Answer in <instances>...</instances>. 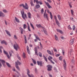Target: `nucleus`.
Returning <instances> with one entry per match:
<instances>
[{"instance_id": "f257e3e1", "label": "nucleus", "mask_w": 77, "mask_h": 77, "mask_svg": "<svg viewBox=\"0 0 77 77\" xmlns=\"http://www.w3.org/2000/svg\"><path fill=\"white\" fill-rule=\"evenodd\" d=\"M25 6L24 5V4H20L19 5V6H20V7H21V6H23V8L25 9H29V6H28V5H27V3H25Z\"/></svg>"}, {"instance_id": "f03ea898", "label": "nucleus", "mask_w": 77, "mask_h": 77, "mask_svg": "<svg viewBox=\"0 0 77 77\" xmlns=\"http://www.w3.org/2000/svg\"><path fill=\"white\" fill-rule=\"evenodd\" d=\"M14 48L15 50H16V51H18V49L19 48H20L18 47V44H17V43H16L15 44H14Z\"/></svg>"}, {"instance_id": "7ed1b4c3", "label": "nucleus", "mask_w": 77, "mask_h": 77, "mask_svg": "<svg viewBox=\"0 0 77 77\" xmlns=\"http://www.w3.org/2000/svg\"><path fill=\"white\" fill-rule=\"evenodd\" d=\"M46 10H45L43 16L45 18H46L47 20H48V21L49 20H48V14H46Z\"/></svg>"}, {"instance_id": "20e7f679", "label": "nucleus", "mask_w": 77, "mask_h": 77, "mask_svg": "<svg viewBox=\"0 0 77 77\" xmlns=\"http://www.w3.org/2000/svg\"><path fill=\"white\" fill-rule=\"evenodd\" d=\"M27 72V74L28 75L29 77H34V76L33 75H31L29 73H30V70L29 69H26Z\"/></svg>"}, {"instance_id": "39448f33", "label": "nucleus", "mask_w": 77, "mask_h": 77, "mask_svg": "<svg viewBox=\"0 0 77 77\" xmlns=\"http://www.w3.org/2000/svg\"><path fill=\"white\" fill-rule=\"evenodd\" d=\"M35 2H36L37 4H39V3L40 5H42V3L40 1H38V0H34V3H35Z\"/></svg>"}, {"instance_id": "423d86ee", "label": "nucleus", "mask_w": 77, "mask_h": 77, "mask_svg": "<svg viewBox=\"0 0 77 77\" xmlns=\"http://www.w3.org/2000/svg\"><path fill=\"white\" fill-rule=\"evenodd\" d=\"M34 51H35V55H37L38 56V49H37V48L35 47L34 48Z\"/></svg>"}, {"instance_id": "0eeeda50", "label": "nucleus", "mask_w": 77, "mask_h": 77, "mask_svg": "<svg viewBox=\"0 0 77 77\" xmlns=\"http://www.w3.org/2000/svg\"><path fill=\"white\" fill-rule=\"evenodd\" d=\"M37 63L38 65H40V66H43L42 63V61L39 62V61H37Z\"/></svg>"}, {"instance_id": "6e6552de", "label": "nucleus", "mask_w": 77, "mask_h": 77, "mask_svg": "<svg viewBox=\"0 0 77 77\" xmlns=\"http://www.w3.org/2000/svg\"><path fill=\"white\" fill-rule=\"evenodd\" d=\"M63 62H64V64H63V66H64V69H66V61H65V60H63Z\"/></svg>"}, {"instance_id": "1a4fd4ad", "label": "nucleus", "mask_w": 77, "mask_h": 77, "mask_svg": "<svg viewBox=\"0 0 77 77\" xmlns=\"http://www.w3.org/2000/svg\"><path fill=\"white\" fill-rule=\"evenodd\" d=\"M48 71H51V68H52V67L51 66H48Z\"/></svg>"}, {"instance_id": "9d476101", "label": "nucleus", "mask_w": 77, "mask_h": 77, "mask_svg": "<svg viewBox=\"0 0 77 77\" xmlns=\"http://www.w3.org/2000/svg\"><path fill=\"white\" fill-rule=\"evenodd\" d=\"M21 12L22 14V17L23 18L24 20H25V17H24V15L25 14H24V12L23 11H21Z\"/></svg>"}, {"instance_id": "9b49d317", "label": "nucleus", "mask_w": 77, "mask_h": 77, "mask_svg": "<svg viewBox=\"0 0 77 77\" xmlns=\"http://www.w3.org/2000/svg\"><path fill=\"white\" fill-rule=\"evenodd\" d=\"M5 17V14L4 13H3L2 12L0 11V17Z\"/></svg>"}, {"instance_id": "f8f14e48", "label": "nucleus", "mask_w": 77, "mask_h": 77, "mask_svg": "<svg viewBox=\"0 0 77 77\" xmlns=\"http://www.w3.org/2000/svg\"><path fill=\"white\" fill-rule=\"evenodd\" d=\"M42 28L43 32H44L45 34L46 35H48L47 34V32L46 31V29H45V28L42 27Z\"/></svg>"}, {"instance_id": "ddd939ff", "label": "nucleus", "mask_w": 77, "mask_h": 77, "mask_svg": "<svg viewBox=\"0 0 77 77\" xmlns=\"http://www.w3.org/2000/svg\"><path fill=\"white\" fill-rule=\"evenodd\" d=\"M74 38L70 40L69 43L70 45H72L73 44V43H74Z\"/></svg>"}, {"instance_id": "4468645a", "label": "nucleus", "mask_w": 77, "mask_h": 77, "mask_svg": "<svg viewBox=\"0 0 77 77\" xmlns=\"http://www.w3.org/2000/svg\"><path fill=\"white\" fill-rule=\"evenodd\" d=\"M19 29H20L21 34H23V32L24 31L23 29L21 27H20Z\"/></svg>"}, {"instance_id": "2eb2a0df", "label": "nucleus", "mask_w": 77, "mask_h": 77, "mask_svg": "<svg viewBox=\"0 0 77 77\" xmlns=\"http://www.w3.org/2000/svg\"><path fill=\"white\" fill-rule=\"evenodd\" d=\"M1 44H5V45H7V44H8V43L5 40H2L1 42Z\"/></svg>"}, {"instance_id": "dca6fc26", "label": "nucleus", "mask_w": 77, "mask_h": 77, "mask_svg": "<svg viewBox=\"0 0 77 77\" xmlns=\"http://www.w3.org/2000/svg\"><path fill=\"white\" fill-rule=\"evenodd\" d=\"M57 32H60L61 34H63V32L62 30H60V29H57Z\"/></svg>"}, {"instance_id": "f3484780", "label": "nucleus", "mask_w": 77, "mask_h": 77, "mask_svg": "<svg viewBox=\"0 0 77 77\" xmlns=\"http://www.w3.org/2000/svg\"><path fill=\"white\" fill-rule=\"evenodd\" d=\"M5 32H6V33L8 36H11V34H10V32H9V31H8V30H6Z\"/></svg>"}, {"instance_id": "a211bd4d", "label": "nucleus", "mask_w": 77, "mask_h": 77, "mask_svg": "<svg viewBox=\"0 0 77 77\" xmlns=\"http://www.w3.org/2000/svg\"><path fill=\"white\" fill-rule=\"evenodd\" d=\"M24 37L25 43V44H26V43H27V38H26V36L25 35H24Z\"/></svg>"}, {"instance_id": "6ab92c4d", "label": "nucleus", "mask_w": 77, "mask_h": 77, "mask_svg": "<svg viewBox=\"0 0 77 77\" xmlns=\"http://www.w3.org/2000/svg\"><path fill=\"white\" fill-rule=\"evenodd\" d=\"M56 23H57V24L58 26V27H60V23H59V21L57 20H56Z\"/></svg>"}, {"instance_id": "aec40b11", "label": "nucleus", "mask_w": 77, "mask_h": 77, "mask_svg": "<svg viewBox=\"0 0 77 77\" xmlns=\"http://www.w3.org/2000/svg\"><path fill=\"white\" fill-rule=\"evenodd\" d=\"M17 65H18V64L19 65H20L21 63L19 62V61L17 60V62H15V65H17Z\"/></svg>"}, {"instance_id": "412c9836", "label": "nucleus", "mask_w": 77, "mask_h": 77, "mask_svg": "<svg viewBox=\"0 0 77 77\" xmlns=\"http://www.w3.org/2000/svg\"><path fill=\"white\" fill-rule=\"evenodd\" d=\"M27 51L28 54H30V51H29V46H27L26 47Z\"/></svg>"}, {"instance_id": "4be33fe9", "label": "nucleus", "mask_w": 77, "mask_h": 77, "mask_svg": "<svg viewBox=\"0 0 77 77\" xmlns=\"http://www.w3.org/2000/svg\"><path fill=\"white\" fill-rule=\"evenodd\" d=\"M36 26L37 27H38V28H40V27H42V26L41 24H36Z\"/></svg>"}, {"instance_id": "5701e85b", "label": "nucleus", "mask_w": 77, "mask_h": 77, "mask_svg": "<svg viewBox=\"0 0 77 77\" xmlns=\"http://www.w3.org/2000/svg\"><path fill=\"white\" fill-rule=\"evenodd\" d=\"M15 67L18 70V71H20V67L18 65H17V64L16 65H15Z\"/></svg>"}, {"instance_id": "b1692460", "label": "nucleus", "mask_w": 77, "mask_h": 77, "mask_svg": "<svg viewBox=\"0 0 77 77\" xmlns=\"http://www.w3.org/2000/svg\"><path fill=\"white\" fill-rule=\"evenodd\" d=\"M48 59L49 60H50V61L52 63H53V64H54V62H53V61H52V60L50 59V58L48 57Z\"/></svg>"}, {"instance_id": "393cba45", "label": "nucleus", "mask_w": 77, "mask_h": 77, "mask_svg": "<svg viewBox=\"0 0 77 77\" xmlns=\"http://www.w3.org/2000/svg\"><path fill=\"white\" fill-rule=\"evenodd\" d=\"M35 6L37 9H38V8H40V5H39L38 4H37L35 5Z\"/></svg>"}, {"instance_id": "a878e982", "label": "nucleus", "mask_w": 77, "mask_h": 77, "mask_svg": "<svg viewBox=\"0 0 77 77\" xmlns=\"http://www.w3.org/2000/svg\"><path fill=\"white\" fill-rule=\"evenodd\" d=\"M43 57L44 59L47 62H48V61L47 60V58L45 56H44V55H43Z\"/></svg>"}, {"instance_id": "bb28decb", "label": "nucleus", "mask_w": 77, "mask_h": 77, "mask_svg": "<svg viewBox=\"0 0 77 77\" xmlns=\"http://www.w3.org/2000/svg\"><path fill=\"white\" fill-rule=\"evenodd\" d=\"M6 64L8 68H11V66L10 65V64L8 62H6Z\"/></svg>"}, {"instance_id": "cd10ccee", "label": "nucleus", "mask_w": 77, "mask_h": 77, "mask_svg": "<svg viewBox=\"0 0 77 77\" xmlns=\"http://www.w3.org/2000/svg\"><path fill=\"white\" fill-rule=\"evenodd\" d=\"M28 17L29 18H31V14H30V13L29 12L28 13Z\"/></svg>"}, {"instance_id": "c85d7f7f", "label": "nucleus", "mask_w": 77, "mask_h": 77, "mask_svg": "<svg viewBox=\"0 0 77 77\" xmlns=\"http://www.w3.org/2000/svg\"><path fill=\"white\" fill-rule=\"evenodd\" d=\"M15 20H16V21L17 22V23H20V20L18 18H17L16 17H15Z\"/></svg>"}, {"instance_id": "c756f323", "label": "nucleus", "mask_w": 77, "mask_h": 77, "mask_svg": "<svg viewBox=\"0 0 77 77\" xmlns=\"http://www.w3.org/2000/svg\"><path fill=\"white\" fill-rule=\"evenodd\" d=\"M35 37L37 39L39 40V41H41V39H40V38H39L38 36L37 35L36 36L35 35Z\"/></svg>"}, {"instance_id": "7c9ffc66", "label": "nucleus", "mask_w": 77, "mask_h": 77, "mask_svg": "<svg viewBox=\"0 0 77 77\" xmlns=\"http://www.w3.org/2000/svg\"><path fill=\"white\" fill-rule=\"evenodd\" d=\"M30 4L31 6H35V5L33 3V1H31L30 2Z\"/></svg>"}, {"instance_id": "2f4dec72", "label": "nucleus", "mask_w": 77, "mask_h": 77, "mask_svg": "<svg viewBox=\"0 0 77 77\" xmlns=\"http://www.w3.org/2000/svg\"><path fill=\"white\" fill-rule=\"evenodd\" d=\"M30 25L31 26L32 29H33V30H35V28L34 27V26H33V24L32 23H30Z\"/></svg>"}, {"instance_id": "473e14b6", "label": "nucleus", "mask_w": 77, "mask_h": 77, "mask_svg": "<svg viewBox=\"0 0 77 77\" xmlns=\"http://www.w3.org/2000/svg\"><path fill=\"white\" fill-rule=\"evenodd\" d=\"M50 18L51 19V20L53 19V15H52V14H51V12H50Z\"/></svg>"}, {"instance_id": "72a5a7b5", "label": "nucleus", "mask_w": 77, "mask_h": 77, "mask_svg": "<svg viewBox=\"0 0 77 77\" xmlns=\"http://www.w3.org/2000/svg\"><path fill=\"white\" fill-rule=\"evenodd\" d=\"M0 61H1L2 63H5V61L3 60H2V59H0Z\"/></svg>"}, {"instance_id": "f704fd0d", "label": "nucleus", "mask_w": 77, "mask_h": 77, "mask_svg": "<svg viewBox=\"0 0 77 77\" xmlns=\"http://www.w3.org/2000/svg\"><path fill=\"white\" fill-rule=\"evenodd\" d=\"M47 52L48 53V54H50V55H51L52 54H51V52L50 51H49L48 50H47Z\"/></svg>"}, {"instance_id": "c9c22d12", "label": "nucleus", "mask_w": 77, "mask_h": 77, "mask_svg": "<svg viewBox=\"0 0 77 77\" xmlns=\"http://www.w3.org/2000/svg\"><path fill=\"white\" fill-rule=\"evenodd\" d=\"M57 17L58 18L59 20H61V17H60V16L59 15H57Z\"/></svg>"}, {"instance_id": "e433bc0d", "label": "nucleus", "mask_w": 77, "mask_h": 77, "mask_svg": "<svg viewBox=\"0 0 77 77\" xmlns=\"http://www.w3.org/2000/svg\"><path fill=\"white\" fill-rule=\"evenodd\" d=\"M73 59H72V63H73L74 65V57H73Z\"/></svg>"}, {"instance_id": "4c0bfd02", "label": "nucleus", "mask_w": 77, "mask_h": 77, "mask_svg": "<svg viewBox=\"0 0 77 77\" xmlns=\"http://www.w3.org/2000/svg\"><path fill=\"white\" fill-rule=\"evenodd\" d=\"M67 27L68 29H69V30H72V28H71V27H70V25H69Z\"/></svg>"}, {"instance_id": "58836bf2", "label": "nucleus", "mask_w": 77, "mask_h": 77, "mask_svg": "<svg viewBox=\"0 0 77 77\" xmlns=\"http://www.w3.org/2000/svg\"><path fill=\"white\" fill-rule=\"evenodd\" d=\"M55 38L56 41H57V40H58V38H57V36L56 35H55Z\"/></svg>"}, {"instance_id": "ea45409f", "label": "nucleus", "mask_w": 77, "mask_h": 77, "mask_svg": "<svg viewBox=\"0 0 77 77\" xmlns=\"http://www.w3.org/2000/svg\"><path fill=\"white\" fill-rule=\"evenodd\" d=\"M38 54L39 55V56L40 57H42V53H41L39 52V53H38Z\"/></svg>"}, {"instance_id": "a19ab883", "label": "nucleus", "mask_w": 77, "mask_h": 77, "mask_svg": "<svg viewBox=\"0 0 77 77\" xmlns=\"http://www.w3.org/2000/svg\"><path fill=\"white\" fill-rule=\"evenodd\" d=\"M71 12L72 15H74V11H73V10H71Z\"/></svg>"}, {"instance_id": "79ce46f5", "label": "nucleus", "mask_w": 77, "mask_h": 77, "mask_svg": "<svg viewBox=\"0 0 77 77\" xmlns=\"http://www.w3.org/2000/svg\"><path fill=\"white\" fill-rule=\"evenodd\" d=\"M68 4L70 8H72V5H71V4H70L69 2H68Z\"/></svg>"}, {"instance_id": "37998d69", "label": "nucleus", "mask_w": 77, "mask_h": 77, "mask_svg": "<svg viewBox=\"0 0 77 77\" xmlns=\"http://www.w3.org/2000/svg\"><path fill=\"white\" fill-rule=\"evenodd\" d=\"M23 29H26V24H23Z\"/></svg>"}, {"instance_id": "c03bdc74", "label": "nucleus", "mask_w": 77, "mask_h": 77, "mask_svg": "<svg viewBox=\"0 0 77 77\" xmlns=\"http://www.w3.org/2000/svg\"><path fill=\"white\" fill-rule=\"evenodd\" d=\"M4 54H6V55L8 54V52H6V51L5 50H4Z\"/></svg>"}, {"instance_id": "a18cd8bd", "label": "nucleus", "mask_w": 77, "mask_h": 77, "mask_svg": "<svg viewBox=\"0 0 77 77\" xmlns=\"http://www.w3.org/2000/svg\"><path fill=\"white\" fill-rule=\"evenodd\" d=\"M17 57L18 59H19V60H21V58L20 57H19V55L17 54Z\"/></svg>"}, {"instance_id": "49530a36", "label": "nucleus", "mask_w": 77, "mask_h": 77, "mask_svg": "<svg viewBox=\"0 0 77 77\" xmlns=\"http://www.w3.org/2000/svg\"><path fill=\"white\" fill-rule=\"evenodd\" d=\"M62 53L63 56H64V55H65V51L63 49L62 50Z\"/></svg>"}, {"instance_id": "de8ad7c7", "label": "nucleus", "mask_w": 77, "mask_h": 77, "mask_svg": "<svg viewBox=\"0 0 77 77\" xmlns=\"http://www.w3.org/2000/svg\"><path fill=\"white\" fill-rule=\"evenodd\" d=\"M14 38L15 39H17L18 38H17V35H14Z\"/></svg>"}, {"instance_id": "09e8293b", "label": "nucleus", "mask_w": 77, "mask_h": 77, "mask_svg": "<svg viewBox=\"0 0 77 77\" xmlns=\"http://www.w3.org/2000/svg\"><path fill=\"white\" fill-rule=\"evenodd\" d=\"M63 58V57L62 56H60L59 57V59L60 60H62V58Z\"/></svg>"}, {"instance_id": "8fccbe9b", "label": "nucleus", "mask_w": 77, "mask_h": 77, "mask_svg": "<svg viewBox=\"0 0 77 77\" xmlns=\"http://www.w3.org/2000/svg\"><path fill=\"white\" fill-rule=\"evenodd\" d=\"M41 12L42 14H43L44 13V8H42L41 10Z\"/></svg>"}, {"instance_id": "3c124183", "label": "nucleus", "mask_w": 77, "mask_h": 77, "mask_svg": "<svg viewBox=\"0 0 77 77\" xmlns=\"http://www.w3.org/2000/svg\"><path fill=\"white\" fill-rule=\"evenodd\" d=\"M45 3H46V5H47V6H48L50 5H49V3L48 2H45Z\"/></svg>"}, {"instance_id": "603ef678", "label": "nucleus", "mask_w": 77, "mask_h": 77, "mask_svg": "<svg viewBox=\"0 0 77 77\" xmlns=\"http://www.w3.org/2000/svg\"><path fill=\"white\" fill-rule=\"evenodd\" d=\"M3 12H4V13H7L8 11H6V10H3Z\"/></svg>"}, {"instance_id": "864d4df0", "label": "nucleus", "mask_w": 77, "mask_h": 77, "mask_svg": "<svg viewBox=\"0 0 77 77\" xmlns=\"http://www.w3.org/2000/svg\"><path fill=\"white\" fill-rule=\"evenodd\" d=\"M35 73H37V72H38V70H37V69L35 68Z\"/></svg>"}, {"instance_id": "5fc2aeb1", "label": "nucleus", "mask_w": 77, "mask_h": 77, "mask_svg": "<svg viewBox=\"0 0 77 77\" xmlns=\"http://www.w3.org/2000/svg\"><path fill=\"white\" fill-rule=\"evenodd\" d=\"M23 58H25V57H26V55H25V54L24 53V52L23 53Z\"/></svg>"}, {"instance_id": "6e6d98bb", "label": "nucleus", "mask_w": 77, "mask_h": 77, "mask_svg": "<svg viewBox=\"0 0 77 77\" xmlns=\"http://www.w3.org/2000/svg\"><path fill=\"white\" fill-rule=\"evenodd\" d=\"M28 30L29 31V32H31V30L30 29V27L29 26H28Z\"/></svg>"}, {"instance_id": "4d7b16f0", "label": "nucleus", "mask_w": 77, "mask_h": 77, "mask_svg": "<svg viewBox=\"0 0 77 77\" xmlns=\"http://www.w3.org/2000/svg\"><path fill=\"white\" fill-rule=\"evenodd\" d=\"M75 25H73V30H75Z\"/></svg>"}, {"instance_id": "13d9d810", "label": "nucleus", "mask_w": 77, "mask_h": 77, "mask_svg": "<svg viewBox=\"0 0 77 77\" xmlns=\"http://www.w3.org/2000/svg\"><path fill=\"white\" fill-rule=\"evenodd\" d=\"M6 55L7 57H8V59H9L10 57H9V54H8Z\"/></svg>"}, {"instance_id": "bf43d9fd", "label": "nucleus", "mask_w": 77, "mask_h": 77, "mask_svg": "<svg viewBox=\"0 0 77 77\" xmlns=\"http://www.w3.org/2000/svg\"><path fill=\"white\" fill-rule=\"evenodd\" d=\"M48 8H52V7H51V6L50 5H48Z\"/></svg>"}, {"instance_id": "052dcab7", "label": "nucleus", "mask_w": 77, "mask_h": 77, "mask_svg": "<svg viewBox=\"0 0 77 77\" xmlns=\"http://www.w3.org/2000/svg\"><path fill=\"white\" fill-rule=\"evenodd\" d=\"M54 50L55 52L57 51V50L55 48H54Z\"/></svg>"}, {"instance_id": "680f3d73", "label": "nucleus", "mask_w": 77, "mask_h": 77, "mask_svg": "<svg viewBox=\"0 0 77 77\" xmlns=\"http://www.w3.org/2000/svg\"><path fill=\"white\" fill-rule=\"evenodd\" d=\"M24 15L26 18H27V15H26V14H25Z\"/></svg>"}, {"instance_id": "e2e57ef3", "label": "nucleus", "mask_w": 77, "mask_h": 77, "mask_svg": "<svg viewBox=\"0 0 77 77\" xmlns=\"http://www.w3.org/2000/svg\"><path fill=\"white\" fill-rule=\"evenodd\" d=\"M33 62L34 64H36V61L35 60H34L33 61Z\"/></svg>"}, {"instance_id": "0e129e2a", "label": "nucleus", "mask_w": 77, "mask_h": 77, "mask_svg": "<svg viewBox=\"0 0 77 77\" xmlns=\"http://www.w3.org/2000/svg\"><path fill=\"white\" fill-rule=\"evenodd\" d=\"M9 54L11 56H12V53H11L10 52H9Z\"/></svg>"}, {"instance_id": "69168bd1", "label": "nucleus", "mask_w": 77, "mask_h": 77, "mask_svg": "<svg viewBox=\"0 0 77 77\" xmlns=\"http://www.w3.org/2000/svg\"><path fill=\"white\" fill-rule=\"evenodd\" d=\"M60 56V54H57L56 55V57H58V56Z\"/></svg>"}, {"instance_id": "338daca9", "label": "nucleus", "mask_w": 77, "mask_h": 77, "mask_svg": "<svg viewBox=\"0 0 77 77\" xmlns=\"http://www.w3.org/2000/svg\"><path fill=\"white\" fill-rule=\"evenodd\" d=\"M47 1H48V2H49V3H51V1L50 0H47Z\"/></svg>"}, {"instance_id": "774afa93", "label": "nucleus", "mask_w": 77, "mask_h": 77, "mask_svg": "<svg viewBox=\"0 0 77 77\" xmlns=\"http://www.w3.org/2000/svg\"><path fill=\"white\" fill-rule=\"evenodd\" d=\"M49 75L50 77H53V76H52V75H51L49 74Z\"/></svg>"}]
</instances>
